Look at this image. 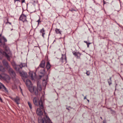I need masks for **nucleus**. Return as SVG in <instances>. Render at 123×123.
Returning a JSON list of instances; mask_svg holds the SVG:
<instances>
[{
  "label": "nucleus",
  "instance_id": "nucleus-1",
  "mask_svg": "<svg viewBox=\"0 0 123 123\" xmlns=\"http://www.w3.org/2000/svg\"><path fill=\"white\" fill-rule=\"evenodd\" d=\"M1 34H0V46L5 49L6 52H5L0 48V59L2 58V55L5 56L7 60L10 61V58L12 57L11 52L8 47L6 46L5 42H7L6 39L4 36L1 37Z\"/></svg>",
  "mask_w": 123,
  "mask_h": 123
},
{
  "label": "nucleus",
  "instance_id": "nucleus-2",
  "mask_svg": "<svg viewBox=\"0 0 123 123\" xmlns=\"http://www.w3.org/2000/svg\"><path fill=\"white\" fill-rule=\"evenodd\" d=\"M44 96L43 95L40 100L37 97H34L33 99V102L34 104L36 105L39 106L40 108L43 111L44 107L43 103L44 101Z\"/></svg>",
  "mask_w": 123,
  "mask_h": 123
},
{
  "label": "nucleus",
  "instance_id": "nucleus-3",
  "mask_svg": "<svg viewBox=\"0 0 123 123\" xmlns=\"http://www.w3.org/2000/svg\"><path fill=\"white\" fill-rule=\"evenodd\" d=\"M37 88L35 86H32L30 87H28L29 90L31 93L34 92L35 94L37 95L38 94V90L41 91L42 90V87L41 86L38 82L37 83Z\"/></svg>",
  "mask_w": 123,
  "mask_h": 123
},
{
  "label": "nucleus",
  "instance_id": "nucleus-4",
  "mask_svg": "<svg viewBox=\"0 0 123 123\" xmlns=\"http://www.w3.org/2000/svg\"><path fill=\"white\" fill-rule=\"evenodd\" d=\"M45 61H42L38 67L36 71H39V73L42 74H44L45 73Z\"/></svg>",
  "mask_w": 123,
  "mask_h": 123
},
{
  "label": "nucleus",
  "instance_id": "nucleus-5",
  "mask_svg": "<svg viewBox=\"0 0 123 123\" xmlns=\"http://www.w3.org/2000/svg\"><path fill=\"white\" fill-rule=\"evenodd\" d=\"M12 64L15 70L17 71H19V69L22 68L23 67H27L26 64L25 63H21L19 65H16L14 62H12Z\"/></svg>",
  "mask_w": 123,
  "mask_h": 123
},
{
  "label": "nucleus",
  "instance_id": "nucleus-6",
  "mask_svg": "<svg viewBox=\"0 0 123 123\" xmlns=\"http://www.w3.org/2000/svg\"><path fill=\"white\" fill-rule=\"evenodd\" d=\"M46 117L48 120V123H47V121L45 119L43 118L41 119H39L38 120V122L39 123H52L51 122L50 119L47 115H46Z\"/></svg>",
  "mask_w": 123,
  "mask_h": 123
},
{
  "label": "nucleus",
  "instance_id": "nucleus-7",
  "mask_svg": "<svg viewBox=\"0 0 123 123\" xmlns=\"http://www.w3.org/2000/svg\"><path fill=\"white\" fill-rule=\"evenodd\" d=\"M7 69H8V72L10 75L11 76L12 78L14 77L15 76L16 74L14 71L10 67L9 68H8Z\"/></svg>",
  "mask_w": 123,
  "mask_h": 123
},
{
  "label": "nucleus",
  "instance_id": "nucleus-8",
  "mask_svg": "<svg viewBox=\"0 0 123 123\" xmlns=\"http://www.w3.org/2000/svg\"><path fill=\"white\" fill-rule=\"evenodd\" d=\"M41 109L44 111V112L45 113V114L46 113L45 112L44 110L43 111L42 109H41L40 108H38L37 109L36 111V113L39 116H41L43 115V112Z\"/></svg>",
  "mask_w": 123,
  "mask_h": 123
},
{
  "label": "nucleus",
  "instance_id": "nucleus-9",
  "mask_svg": "<svg viewBox=\"0 0 123 123\" xmlns=\"http://www.w3.org/2000/svg\"><path fill=\"white\" fill-rule=\"evenodd\" d=\"M19 20L22 21L23 22H26L27 21L26 16L24 14H22L19 18Z\"/></svg>",
  "mask_w": 123,
  "mask_h": 123
},
{
  "label": "nucleus",
  "instance_id": "nucleus-10",
  "mask_svg": "<svg viewBox=\"0 0 123 123\" xmlns=\"http://www.w3.org/2000/svg\"><path fill=\"white\" fill-rule=\"evenodd\" d=\"M22 68H20L19 71H17V72H19L21 76L24 77V78H27V75L26 73H25L24 72L21 71V70Z\"/></svg>",
  "mask_w": 123,
  "mask_h": 123
},
{
  "label": "nucleus",
  "instance_id": "nucleus-11",
  "mask_svg": "<svg viewBox=\"0 0 123 123\" xmlns=\"http://www.w3.org/2000/svg\"><path fill=\"white\" fill-rule=\"evenodd\" d=\"M29 74V76L31 77V79L32 80H34L36 76L35 73L32 72H30Z\"/></svg>",
  "mask_w": 123,
  "mask_h": 123
},
{
  "label": "nucleus",
  "instance_id": "nucleus-12",
  "mask_svg": "<svg viewBox=\"0 0 123 123\" xmlns=\"http://www.w3.org/2000/svg\"><path fill=\"white\" fill-rule=\"evenodd\" d=\"M61 60H62V63H66V55H62V57L61 59Z\"/></svg>",
  "mask_w": 123,
  "mask_h": 123
},
{
  "label": "nucleus",
  "instance_id": "nucleus-13",
  "mask_svg": "<svg viewBox=\"0 0 123 123\" xmlns=\"http://www.w3.org/2000/svg\"><path fill=\"white\" fill-rule=\"evenodd\" d=\"M73 53L77 58H80L81 54L79 52H75L74 51H73Z\"/></svg>",
  "mask_w": 123,
  "mask_h": 123
},
{
  "label": "nucleus",
  "instance_id": "nucleus-14",
  "mask_svg": "<svg viewBox=\"0 0 123 123\" xmlns=\"http://www.w3.org/2000/svg\"><path fill=\"white\" fill-rule=\"evenodd\" d=\"M26 84L28 87H30L32 86V83L30 80L29 79H27L26 82Z\"/></svg>",
  "mask_w": 123,
  "mask_h": 123
},
{
  "label": "nucleus",
  "instance_id": "nucleus-15",
  "mask_svg": "<svg viewBox=\"0 0 123 123\" xmlns=\"http://www.w3.org/2000/svg\"><path fill=\"white\" fill-rule=\"evenodd\" d=\"M2 62L3 64L7 68H9L10 67L8 64V62L6 60H3Z\"/></svg>",
  "mask_w": 123,
  "mask_h": 123
},
{
  "label": "nucleus",
  "instance_id": "nucleus-16",
  "mask_svg": "<svg viewBox=\"0 0 123 123\" xmlns=\"http://www.w3.org/2000/svg\"><path fill=\"white\" fill-rule=\"evenodd\" d=\"M4 89L6 92H8V91L7 90L6 88L5 87L4 85L1 83H0V89L2 88Z\"/></svg>",
  "mask_w": 123,
  "mask_h": 123
},
{
  "label": "nucleus",
  "instance_id": "nucleus-17",
  "mask_svg": "<svg viewBox=\"0 0 123 123\" xmlns=\"http://www.w3.org/2000/svg\"><path fill=\"white\" fill-rule=\"evenodd\" d=\"M20 100V98L18 96H17L16 98H14L13 101H14L18 105Z\"/></svg>",
  "mask_w": 123,
  "mask_h": 123
},
{
  "label": "nucleus",
  "instance_id": "nucleus-18",
  "mask_svg": "<svg viewBox=\"0 0 123 123\" xmlns=\"http://www.w3.org/2000/svg\"><path fill=\"white\" fill-rule=\"evenodd\" d=\"M48 78V77H47V78ZM47 78L46 79V80H45L44 79L43 80V86H44L45 87L47 83Z\"/></svg>",
  "mask_w": 123,
  "mask_h": 123
},
{
  "label": "nucleus",
  "instance_id": "nucleus-19",
  "mask_svg": "<svg viewBox=\"0 0 123 123\" xmlns=\"http://www.w3.org/2000/svg\"><path fill=\"white\" fill-rule=\"evenodd\" d=\"M50 67L51 65L48 62H47L46 64V68L48 71L50 68Z\"/></svg>",
  "mask_w": 123,
  "mask_h": 123
},
{
  "label": "nucleus",
  "instance_id": "nucleus-20",
  "mask_svg": "<svg viewBox=\"0 0 123 123\" xmlns=\"http://www.w3.org/2000/svg\"><path fill=\"white\" fill-rule=\"evenodd\" d=\"M45 31L43 28L41 30L40 32L42 33V36L43 38H44V35L45 34Z\"/></svg>",
  "mask_w": 123,
  "mask_h": 123
},
{
  "label": "nucleus",
  "instance_id": "nucleus-21",
  "mask_svg": "<svg viewBox=\"0 0 123 123\" xmlns=\"http://www.w3.org/2000/svg\"><path fill=\"white\" fill-rule=\"evenodd\" d=\"M55 31L56 34H61V32L62 31L59 29L56 28L55 29Z\"/></svg>",
  "mask_w": 123,
  "mask_h": 123
},
{
  "label": "nucleus",
  "instance_id": "nucleus-22",
  "mask_svg": "<svg viewBox=\"0 0 123 123\" xmlns=\"http://www.w3.org/2000/svg\"><path fill=\"white\" fill-rule=\"evenodd\" d=\"M0 71L2 72L5 71V68L2 65H0Z\"/></svg>",
  "mask_w": 123,
  "mask_h": 123
},
{
  "label": "nucleus",
  "instance_id": "nucleus-23",
  "mask_svg": "<svg viewBox=\"0 0 123 123\" xmlns=\"http://www.w3.org/2000/svg\"><path fill=\"white\" fill-rule=\"evenodd\" d=\"M108 82L109 86L112 84L111 77H110V79L108 80Z\"/></svg>",
  "mask_w": 123,
  "mask_h": 123
},
{
  "label": "nucleus",
  "instance_id": "nucleus-24",
  "mask_svg": "<svg viewBox=\"0 0 123 123\" xmlns=\"http://www.w3.org/2000/svg\"><path fill=\"white\" fill-rule=\"evenodd\" d=\"M28 104L30 109H31L32 108V106L31 103L30 102H28Z\"/></svg>",
  "mask_w": 123,
  "mask_h": 123
},
{
  "label": "nucleus",
  "instance_id": "nucleus-25",
  "mask_svg": "<svg viewBox=\"0 0 123 123\" xmlns=\"http://www.w3.org/2000/svg\"><path fill=\"white\" fill-rule=\"evenodd\" d=\"M37 22H38V25L39 23L41 22L40 18H39V19L37 21Z\"/></svg>",
  "mask_w": 123,
  "mask_h": 123
},
{
  "label": "nucleus",
  "instance_id": "nucleus-26",
  "mask_svg": "<svg viewBox=\"0 0 123 123\" xmlns=\"http://www.w3.org/2000/svg\"><path fill=\"white\" fill-rule=\"evenodd\" d=\"M4 78V77H3L0 74V79H3Z\"/></svg>",
  "mask_w": 123,
  "mask_h": 123
},
{
  "label": "nucleus",
  "instance_id": "nucleus-27",
  "mask_svg": "<svg viewBox=\"0 0 123 123\" xmlns=\"http://www.w3.org/2000/svg\"><path fill=\"white\" fill-rule=\"evenodd\" d=\"M9 98H11L13 101H14V98H13L11 96H10L9 97Z\"/></svg>",
  "mask_w": 123,
  "mask_h": 123
},
{
  "label": "nucleus",
  "instance_id": "nucleus-28",
  "mask_svg": "<svg viewBox=\"0 0 123 123\" xmlns=\"http://www.w3.org/2000/svg\"><path fill=\"white\" fill-rule=\"evenodd\" d=\"M91 43H88V44H87V47L88 48L89 47V45Z\"/></svg>",
  "mask_w": 123,
  "mask_h": 123
},
{
  "label": "nucleus",
  "instance_id": "nucleus-29",
  "mask_svg": "<svg viewBox=\"0 0 123 123\" xmlns=\"http://www.w3.org/2000/svg\"><path fill=\"white\" fill-rule=\"evenodd\" d=\"M86 74H87V75H90V73H88V72L87 71L86 72Z\"/></svg>",
  "mask_w": 123,
  "mask_h": 123
},
{
  "label": "nucleus",
  "instance_id": "nucleus-30",
  "mask_svg": "<svg viewBox=\"0 0 123 123\" xmlns=\"http://www.w3.org/2000/svg\"><path fill=\"white\" fill-rule=\"evenodd\" d=\"M84 42H85V43H86V44H88V43L89 42H88L87 41H84Z\"/></svg>",
  "mask_w": 123,
  "mask_h": 123
},
{
  "label": "nucleus",
  "instance_id": "nucleus-31",
  "mask_svg": "<svg viewBox=\"0 0 123 123\" xmlns=\"http://www.w3.org/2000/svg\"><path fill=\"white\" fill-rule=\"evenodd\" d=\"M25 2V0H22L21 2L22 3H23Z\"/></svg>",
  "mask_w": 123,
  "mask_h": 123
},
{
  "label": "nucleus",
  "instance_id": "nucleus-32",
  "mask_svg": "<svg viewBox=\"0 0 123 123\" xmlns=\"http://www.w3.org/2000/svg\"><path fill=\"white\" fill-rule=\"evenodd\" d=\"M5 75V76L7 78H8V77H9V76L7 74H6Z\"/></svg>",
  "mask_w": 123,
  "mask_h": 123
},
{
  "label": "nucleus",
  "instance_id": "nucleus-33",
  "mask_svg": "<svg viewBox=\"0 0 123 123\" xmlns=\"http://www.w3.org/2000/svg\"><path fill=\"white\" fill-rule=\"evenodd\" d=\"M103 123H106V120H104L103 121Z\"/></svg>",
  "mask_w": 123,
  "mask_h": 123
},
{
  "label": "nucleus",
  "instance_id": "nucleus-34",
  "mask_svg": "<svg viewBox=\"0 0 123 123\" xmlns=\"http://www.w3.org/2000/svg\"><path fill=\"white\" fill-rule=\"evenodd\" d=\"M86 99V96L84 97V99Z\"/></svg>",
  "mask_w": 123,
  "mask_h": 123
},
{
  "label": "nucleus",
  "instance_id": "nucleus-35",
  "mask_svg": "<svg viewBox=\"0 0 123 123\" xmlns=\"http://www.w3.org/2000/svg\"><path fill=\"white\" fill-rule=\"evenodd\" d=\"M14 1L15 2L16 1H18V0H14Z\"/></svg>",
  "mask_w": 123,
  "mask_h": 123
},
{
  "label": "nucleus",
  "instance_id": "nucleus-36",
  "mask_svg": "<svg viewBox=\"0 0 123 123\" xmlns=\"http://www.w3.org/2000/svg\"><path fill=\"white\" fill-rule=\"evenodd\" d=\"M8 23L10 25L11 24V23L10 22H8Z\"/></svg>",
  "mask_w": 123,
  "mask_h": 123
},
{
  "label": "nucleus",
  "instance_id": "nucleus-37",
  "mask_svg": "<svg viewBox=\"0 0 123 123\" xmlns=\"http://www.w3.org/2000/svg\"><path fill=\"white\" fill-rule=\"evenodd\" d=\"M66 109H67L68 111H69V109H68V108H66Z\"/></svg>",
  "mask_w": 123,
  "mask_h": 123
},
{
  "label": "nucleus",
  "instance_id": "nucleus-38",
  "mask_svg": "<svg viewBox=\"0 0 123 123\" xmlns=\"http://www.w3.org/2000/svg\"><path fill=\"white\" fill-rule=\"evenodd\" d=\"M100 118L102 120V118L101 117H100Z\"/></svg>",
  "mask_w": 123,
  "mask_h": 123
},
{
  "label": "nucleus",
  "instance_id": "nucleus-39",
  "mask_svg": "<svg viewBox=\"0 0 123 123\" xmlns=\"http://www.w3.org/2000/svg\"><path fill=\"white\" fill-rule=\"evenodd\" d=\"M20 89L21 90V91H22V89H21V88L20 87Z\"/></svg>",
  "mask_w": 123,
  "mask_h": 123
},
{
  "label": "nucleus",
  "instance_id": "nucleus-40",
  "mask_svg": "<svg viewBox=\"0 0 123 123\" xmlns=\"http://www.w3.org/2000/svg\"><path fill=\"white\" fill-rule=\"evenodd\" d=\"M87 101H88V102H89V100H88V99H87Z\"/></svg>",
  "mask_w": 123,
  "mask_h": 123
},
{
  "label": "nucleus",
  "instance_id": "nucleus-41",
  "mask_svg": "<svg viewBox=\"0 0 123 123\" xmlns=\"http://www.w3.org/2000/svg\"><path fill=\"white\" fill-rule=\"evenodd\" d=\"M18 0V1H19V2H20V0Z\"/></svg>",
  "mask_w": 123,
  "mask_h": 123
},
{
  "label": "nucleus",
  "instance_id": "nucleus-42",
  "mask_svg": "<svg viewBox=\"0 0 123 123\" xmlns=\"http://www.w3.org/2000/svg\"><path fill=\"white\" fill-rule=\"evenodd\" d=\"M70 10V11H71V12H72V10Z\"/></svg>",
  "mask_w": 123,
  "mask_h": 123
},
{
  "label": "nucleus",
  "instance_id": "nucleus-43",
  "mask_svg": "<svg viewBox=\"0 0 123 123\" xmlns=\"http://www.w3.org/2000/svg\"><path fill=\"white\" fill-rule=\"evenodd\" d=\"M82 95L83 96H84V95H83V94H82Z\"/></svg>",
  "mask_w": 123,
  "mask_h": 123
}]
</instances>
